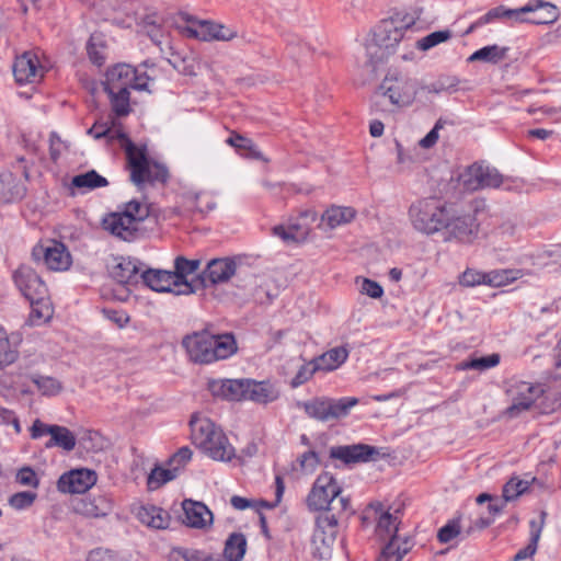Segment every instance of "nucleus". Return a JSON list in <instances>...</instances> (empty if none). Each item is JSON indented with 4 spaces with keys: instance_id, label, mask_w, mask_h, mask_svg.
Wrapping results in <instances>:
<instances>
[{
    "instance_id": "1",
    "label": "nucleus",
    "mask_w": 561,
    "mask_h": 561,
    "mask_svg": "<svg viewBox=\"0 0 561 561\" xmlns=\"http://www.w3.org/2000/svg\"><path fill=\"white\" fill-rule=\"evenodd\" d=\"M421 13L422 9L412 13L399 12L380 21L371 30L364 44V55L357 60L367 79L376 76L379 67L396 53L400 43L409 41V34L413 33Z\"/></svg>"
},
{
    "instance_id": "2",
    "label": "nucleus",
    "mask_w": 561,
    "mask_h": 561,
    "mask_svg": "<svg viewBox=\"0 0 561 561\" xmlns=\"http://www.w3.org/2000/svg\"><path fill=\"white\" fill-rule=\"evenodd\" d=\"M148 76L127 64H118L107 69L103 88L106 92L111 108L117 117L127 116L130 108V89L142 91L147 89Z\"/></svg>"
},
{
    "instance_id": "3",
    "label": "nucleus",
    "mask_w": 561,
    "mask_h": 561,
    "mask_svg": "<svg viewBox=\"0 0 561 561\" xmlns=\"http://www.w3.org/2000/svg\"><path fill=\"white\" fill-rule=\"evenodd\" d=\"M191 362L195 364H210L226 359L237 352V342L232 334L214 335L208 331L187 334L182 340Z\"/></svg>"
},
{
    "instance_id": "4",
    "label": "nucleus",
    "mask_w": 561,
    "mask_h": 561,
    "mask_svg": "<svg viewBox=\"0 0 561 561\" xmlns=\"http://www.w3.org/2000/svg\"><path fill=\"white\" fill-rule=\"evenodd\" d=\"M190 426L193 443L209 458L216 461H230L234 457L233 446L211 420L192 416Z\"/></svg>"
},
{
    "instance_id": "5",
    "label": "nucleus",
    "mask_w": 561,
    "mask_h": 561,
    "mask_svg": "<svg viewBox=\"0 0 561 561\" xmlns=\"http://www.w3.org/2000/svg\"><path fill=\"white\" fill-rule=\"evenodd\" d=\"M306 504L313 512L346 513L351 510L350 499L343 495L340 483L329 472L318 476Z\"/></svg>"
},
{
    "instance_id": "6",
    "label": "nucleus",
    "mask_w": 561,
    "mask_h": 561,
    "mask_svg": "<svg viewBox=\"0 0 561 561\" xmlns=\"http://www.w3.org/2000/svg\"><path fill=\"white\" fill-rule=\"evenodd\" d=\"M449 206L435 198H424L413 203L408 211L412 227L424 234L431 236L440 230L448 220Z\"/></svg>"
},
{
    "instance_id": "7",
    "label": "nucleus",
    "mask_w": 561,
    "mask_h": 561,
    "mask_svg": "<svg viewBox=\"0 0 561 561\" xmlns=\"http://www.w3.org/2000/svg\"><path fill=\"white\" fill-rule=\"evenodd\" d=\"M149 208L138 201H130L123 211L112 213L104 217L103 228L113 236L130 241L138 231L139 225L148 217Z\"/></svg>"
},
{
    "instance_id": "8",
    "label": "nucleus",
    "mask_w": 561,
    "mask_h": 561,
    "mask_svg": "<svg viewBox=\"0 0 561 561\" xmlns=\"http://www.w3.org/2000/svg\"><path fill=\"white\" fill-rule=\"evenodd\" d=\"M419 82L399 72H389L374 93V106L378 99L387 98L397 107L411 105L416 96Z\"/></svg>"
},
{
    "instance_id": "9",
    "label": "nucleus",
    "mask_w": 561,
    "mask_h": 561,
    "mask_svg": "<svg viewBox=\"0 0 561 561\" xmlns=\"http://www.w3.org/2000/svg\"><path fill=\"white\" fill-rule=\"evenodd\" d=\"M126 154L130 170V180L139 188H142L146 183H164L168 180L169 172L167 168L150 161L145 151L133 142H128Z\"/></svg>"
},
{
    "instance_id": "10",
    "label": "nucleus",
    "mask_w": 561,
    "mask_h": 561,
    "mask_svg": "<svg viewBox=\"0 0 561 561\" xmlns=\"http://www.w3.org/2000/svg\"><path fill=\"white\" fill-rule=\"evenodd\" d=\"M358 404V399L344 397L333 399L330 397H316L307 401L297 402V407L319 422H330L348 415L352 408Z\"/></svg>"
},
{
    "instance_id": "11",
    "label": "nucleus",
    "mask_w": 561,
    "mask_h": 561,
    "mask_svg": "<svg viewBox=\"0 0 561 561\" xmlns=\"http://www.w3.org/2000/svg\"><path fill=\"white\" fill-rule=\"evenodd\" d=\"M448 220L444 226L447 240L472 243L479 233V222L473 213H465L449 207Z\"/></svg>"
},
{
    "instance_id": "12",
    "label": "nucleus",
    "mask_w": 561,
    "mask_h": 561,
    "mask_svg": "<svg viewBox=\"0 0 561 561\" xmlns=\"http://www.w3.org/2000/svg\"><path fill=\"white\" fill-rule=\"evenodd\" d=\"M511 404L504 414L507 417H517L523 412L530 409L534 402L543 393V389L539 385H533L526 381H514L506 391Z\"/></svg>"
},
{
    "instance_id": "13",
    "label": "nucleus",
    "mask_w": 561,
    "mask_h": 561,
    "mask_svg": "<svg viewBox=\"0 0 561 561\" xmlns=\"http://www.w3.org/2000/svg\"><path fill=\"white\" fill-rule=\"evenodd\" d=\"M242 261L241 256L210 260L201 276L203 285L207 287L209 285L227 283L241 271Z\"/></svg>"
},
{
    "instance_id": "14",
    "label": "nucleus",
    "mask_w": 561,
    "mask_h": 561,
    "mask_svg": "<svg viewBox=\"0 0 561 561\" xmlns=\"http://www.w3.org/2000/svg\"><path fill=\"white\" fill-rule=\"evenodd\" d=\"M13 76L19 84H35L42 81L45 67L41 64L36 51H24L15 58L12 67Z\"/></svg>"
},
{
    "instance_id": "15",
    "label": "nucleus",
    "mask_w": 561,
    "mask_h": 561,
    "mask_svg": "<svg viewBox=\"0 0 561 561\" xmlns=\"http://www.w3.org/2000/svg\"><path fill=\"white\" fill-rule=\"evenodd\" d=\"M463 186L469 191L485 187H499L504 183L502 174L493 167L474 163L461 176Z\"/></svg>"
},
{
    "instance_id": "16",
    "label": "nucleus",
    "mask_w": 561,
    "mask_h": 561,
    "mask_svg": "<svg viewBox=\"0 0 561 561\" xmlns=\"http://www.w3.org/2000/svg\"><path fill=\"white\" fill-rule=\"evenodd\" d=\"M32 255L36 261L43 260L51 271H66L71 265V256L66 247L57 241L36 245Z\"/></svg>"
},
{
    "instance_id": "17",
    "label": "nucleus",
    "mask_w": 561,
    "mask_h": 561,
    "mask_svg": "<svg viewBox=\"0 0 561 561\" xmlns=\"http://www.w3.org/2000/svg\"><path fill=\"white\" fill-rule=\"evenodd\" d=\"M190 36L201 41H224L229 42L237 37V32L224 24L213 21H196L186 28Z\"/></svg>"
},
{
    "instance_id": "18",
    "label": "nucleus",
    "mask_w": 561,
    "mask_h": 561,
    "mask_svg": "<svg viewBox=\"0 0 561 561\" xmlns=\"http://www.w3.org/2000/svg\"><path fill=\"white\" fill-rule=\"evenodd\" d=\"M14 282L27 300L47 296V287L37 273L28 266H21L14 273Z\"/></svg>"
},
{
    "instance_id": "19",
    "label": "nucleus",
    "mask_w": 561,
    "mask_h": 561,
    "mask_svg": "<svg viewBox=\"0 0 561 561\" xmlns=\"http://www.w3.org/2000/svg\"><path fill=\"white\" fill-rule=\"evenodd\" d=\"M96 482V474L89 469H77L62 474L57 488L62 493H84Z\"/></svg>"
},
{
    "instance_id": "20",
    "label": "nucleus",
    "mask_w": 561,
    "mask_h": 561,
    "mask_svg": "<svg viewBox=\"0 0 561 561\" xmlns=\"http://www.w3.org/2000/svg\"><path fill=\"white\" fill-rule=\"evenodd\" d=\"M182 507L184 511L183 523L186 526L191 528L207 530L213 525V513L203 502L184 500Z\"/></svg>"
},
{
    "instance_id": "21",
    "label": "nucleus",
    "mask_w": 561,
    "mask_h": 561,
    "mask_svg": "<svg viewBox=\"0 0 561 561\" xmlns=\"http://www.w3.org/2000/svg\"><path fill=\"white\" fill-rule=\"evenodd\" d=\"M375 455H378V450L375 447L364 444L334 446L330 448V457L341 460L345 465L365 462L373 459Z\"/></svg>"
},
{
    "instance_id": "22",
    "label": "nucleus",
    "mask_w": 561,
    "mask_h": 561,
    "mask_svg": "<svg viewBox=\"0 0 561 561\" xmlns=\"http://www.w3.org/2000/svg\"><path fill=\"white\" fill-rule=\"evenodd\" d=\"M248 379H220L211 380L208 390L214 397L230 401H241L245 397Z\"/></svg>"
},
{
    "instance_id": "23",
    "label": "nucleus",
    "mask_w": 561,
    "mask_h": 561,
    "mask_svg": "<svg viewBox=\"0 0 561 561\" xmlns=\"http://www.w3.org/2000/svg\"><path fill=\"white\" fill-rule=\"evenodd\" d=\"M201 266L199 260H188L184 256H178L174 260L173 276L176 280L179 291L181 295H191L195 293L193 283L188 279L190 276L194 275Z\"/></svg>"
},
{
    "instance_id": "24",
    "label": "nucleus",
    "mask_w": 561,
    "mask_h": 561,
    "mask_svg": "<svg viewBox=\"0 0 561 561\" xmlns=\"http://www.w3.org/2000/svg\"><path fill=\"white\" fill-rule=\"evenodd\" d=\"M140 277L144 283L154 291L171 293L176 296L181 295L172 271L147 270L141 273Z\"/></svg>"
},
{
    "instance_id": "25",
    "label": "nucleus",
    "mask_w": 561,
    "mask_h": 561,
    "mask_svg": "<svg viewBox=\"0 0 561 561\" xmlns=\"http://www.w3.org/2000/svg\"><path fill=\"white\" fill-rule=\"evenodd\" d=\"M280 396L279 388L268 381H256L248 379L244 400L257 404H268L276 401Z\"/></svg>"
},
{
    "instance_id": "26",
    "label": "nucleus",
    "mask_w": 561,
    "mask_h": 561,
    "mask_svg": "<svg viewBox=\"0 0 561 561\" xmlns=\"http://www.w3.org/2000/svg\"><path fill=\"white\" fill-rule=\"evenodd\" d=\"M357 211L350 206L332 205L321 216L319 228L328 231L351 224Z\"/></svg>"
},
{
    "instance_id": "27",
    "label": "nucleus",
    "mask_w": 561,
    "mask_h": 561,
    "mask_svg": "<svg viewBox=\"0 0 561 561\" xmlns=\"http://www.w3.org/2000/svg\"><path fill=\"white\" fill-rule=\"evenodd\" d=\"M369 510L374 511L377 518L376 531L379 536H389L390 540L393 536H399V510H396L394 514H392L389 511H385L380 502L371 503Z\"/></svg>"
},
{
    "instance_id": "28",
    "label": "nucleus",
    "mask_w": 561,
    "mask_h": 561,
    "mask_svg": "<svg viewBox=\"0 0 561 561\" xmlns=\"http://www.w3.org/2000/svg\"><path fill=\"white\" fill-rule=\"evenodd\" d=\"M108 273L119 284L136 282L139 274L137 261L130 257H115L108 265Z\"/></svg>"
},
{
    "instance_id": "29",
    "label": "nucleus",
    "mask_w": 561,
    "mask_h": 561,
    "mask_svg": "<svg viewBox=\"0 0 561 561\" xmlns=\"http://www.w3.org/2000/svg\"><path fill=\"white\" fill-rule=\"evenodd\" d=\"M136 516L142 525L152 529H165L170 524L169 513L154 505H141Z\"/></svg>"
},
{
    "instance_id": "30",
    "label": "nucleus",
    "mask_w": 561,
    "mask_h": 561,
    "mask_svg": "<svg viewBox=\"0 0 561 561\" xmlns=\"http://www.w3.org/2000/svg\"><path fill=\"white\" fill-rule=\"evenodd\" d=\"M113 510V502L106 495H98L93 497L82 499L78 505L77 511L88 517H104Z\"/></svg>"
},
{
    "instance_id": "31",
    "label": "nucleus",
    "mask_w": 561,
    "mask_h": 561,
    "mask_svg": "<svg viewBox=\"0 0 561 561\" xmlns=\"http://www.w3.org/2000/svg\"><path fill=\"white\" fill-rule=\"evenodd\" d=\"M117 116L110 115L106 119L96 121L91 128L88 129V135L94 137L95 139H100L103 137H110L112 139L117 138L123 140L128 146V142H131L126 135L116 128L117 126Z\"/></svg>"
},
{
    "instance_id": "32",
    "label": "nucleus",
    "mask_w": 561,
    "mask_h": 561,
    "mask_svg": "<svg viewBox=\"0 0 561 561\" xmlns=\"http://www.w3.org/2000/svg\"><path fill=\"white\" fill-rule=\"evenodd\" d=\"M530 485H538L540 489L543 484L536 478L520 479L517 476L512 477L503 486L502 497L504 502H511L523 495Z\"/></svg>"
},
{
    "instance_id": "33",
    "label": "nucleus",
    "mask_w": 561,
    "mask_h": 561,
    "mask_svg": "<svg viewBox=\"0 0 561 561\" xmlns=\"http://www.w3.org/2000/svg\"><path fill=\"white\" fill-rule=\"evenodd\" d=\"M533 9L530 7H522L518 9H506L503 5L496 7L488 11L484 15L479 19V24H488L497 19H506L514 22H525L522 18L525 13H530Z\"/></svg>"
},
{
    "instance_id": "34",
    "label": "nucleus",
    "mask_w": 561,
    "mask_h": 561,
    "mask_svg": "<svg viewBox=\"0 0 561 561\" xmlns=\"http://www.w3.org/2000/svg\"><path fill=\"white\" fill-rule=\"evenodd\" d=\"M411 547V542L408 538L401 539L400 536H393L382 549L377 561H401L410 551Z\"/></svg>"
},
{
    "instance_id": "35",
    "label": "nucleus",
    "mask_w": 561,
    "mask_h": 561,
    "mask_svg": "<svg viewBox=\"0 0 561 561\" xmlns=\"http://www.w3.org/2000/svg\"><path fill=\"white\" fill-rule=\"evenodd\" d=\"M107 185V180L94 170L78 174L71 180V188H77L81 193L105 187Z\"/></svg>"
},
{
    "instance_id": "36",
    "label": "nucleus",
    "mask_w": 561,
    "mask_h": 561,
    "mask_svg": "<svg viewBox=\"0 0 561 561\" xmlns=\"http://www.w3.org/2000/svg\"><path fill=\"white\" fill-rule=\"evenodd\" d=\"M545 517H546V512H541L540 519L538 522L537 520H531L529 523V526H530L529 543L525 548L520 549L515 554L514 561L525 560L527 558L533 557L536 553L537 545H538V541L540 539L541 531H542V528H543V525H545Z\"/></svg>"
},
{
    "instance_id": "37",
    "label": "nucleus",
    "mask_w": 561,
    "mask_h": 561,
    "mask_svg": "<svg viewBox=\"0 0 561 561\" xmlns=\"http://www.w3.org/2000/svg\"><path fill=\"white\" fill-rule=\"evenodd\" d=\"M31 304V313L28 317L30 325H41L53 317V308L47 296L28 300Z\"/></svg>"
},
{
    "instance_id": "38",
    "label": "nucleus",
    "mask_w": 561,
    "mask_h": 561,
    "mask_svg": "<svg viewBox=\"0 0 561 561\" xmlns=\"http://www.w3.org/2000/svg\"><path fill=\"white\" fill-rule=\"evenodd\" d=\"M348 357L347 348L343 346L334 347L316 358L320 370H334L339 368Z\"/></svg>"
},
{
    "instance_id": "39",
    "label": "nucleus",
    "mask_w": 561,
    "mask_h": 561,
    "mask_svg": "<svg viewBox=\"0 0 561 561\" xmlns=\"http://www.w3.org/2000/svg\"><path fill=\"white\" fill-rule=\"evenodd\" d=\"M247 550V539L243 534H231L225 543L224 556L228 561H241Z\"/></svg>"
},
{
    "instance_id": "40",
    "label": "nucleus",
    "mask_w": 561,
    "mask_h": 561,
    "mask_svg": "<svg viewBox=\"0 0 561 561\" xmlns=\"http://www.w3.org/2000/svg\"><path fill=\"white\" fill-rule=\"evenodd\" d=\"M343 513L321 512L314 520L313 535H337L339 518Z\"/></svg>"
},
{
    "instance_id": "41",
    "label": "nucleus",
    "mask_w": 561,
    "mask_h": 561,
    "mask_svg": "<svg viewBox=\"0 0 561 561\" xmlns=\"http://www.w3.org/2000/svg\"><path fill=\"white\" fill-rule=\"evenodd\" d=\"M20 375L27 377L43 396H55L61 390V383L50 376H43L34 373L27 374L23 371H21Z\"/></svg>"
},
{
    "instance_id": "42",
    "label": "nucleus",
    "mask_w": 561,
    "mask_h": 561,
    "mask_svg": "<svg viewBox=\"0 0 561 561\" xmlns=\"http://www.w3.org/2000/svg\"><path fill=\"white\" fill-rule=\"evenodd\" d=\"M526 7H530L533 10L530 12H537L540 11V15L527 20L528 22L536 23V24H549L553 23L558 20L559 16V10L558 8L550 3L545 1H536L535 3H528Z\"/></svg>"
},
{
    "instance_id": "43",
    "label": "nucleus",
    "mask_w": 561,
    "mask_h": 561,
    "mask_svg": "<svg viewBox=\"0 0 561 561\" xmlns=\"http://www.w3.org/2000/svg\"><path fill=\"white\" fill-rule=\"evenodd\" d=\"M508 51L507 47H501L499 45H490L482 47L474 51L469 58V61H484L490 64H497L505 59Z\"/></svg>"
},
{
    "instance_id": "44",
    "label": "nucleus",
    "mask_w": 561,
    "mask_h": 561,
    "mask_svg": "<svg viewBox=\"0 0 561 561\" xmlns=\"http://www.w3.org/2000/svg\"><path fill=\"white\" fill-rule=\"evenodd\" d=\"M273 234L280 238L286 243H296L307 238L308 231L299 224H289L288 226H275Z\"/></svg>"
},
{
    "instance_id": "45",
    "label": "nucleus",
    "mask_w": 561,
    "mask_h": 561,
    "mask_svg": "<svg viewBox=\"0 0 561 561\" xmlns=\"http://www.w3.org/2000/svg\"><path fill=\"white\" fill-rule=\"evenodd\" d=\"M335 540L336 535L332 534L327 536L312 535L311 546L313 556L321 560L330 559L333 553Z\"/></svg>"
},
{
    "instance_id": "46",
    "label": "nucleus",
    "mask_w": 561,
    "mask_h": 561,
    "mask_svg": "<svg viewBox=\"0 0 561 561\" xmlns=\"http://www.w3.org/2000/svg\"><path fill=\"white\" fill-rule=\"evenodd\" d=\"M14 183L13 173L5 171L0 174V184H12ZM25 194V187L20 184H14L7 192H0V204L10 203L13 201L21 199Z\"/></svg>"
},
{
    "instance_id": "47",
    "label": "nucleus",
    "mask_w": 561,
    "mask_h": 561,
    "mask_svg": "<svg viewBox=\"0 0 561 561\" xmlns=\"http://www.w3.org/2000/svg\"><path fill=\"white\" fill-rule=\"evenodd\" d=\"M179 474V467H173L169 469H163L160 467H156L152 469L148 477V486L151 490H156L160 488L162 484L175 479Z\"/></svg>"
},
{
    "instance_id": "48",
    "label": "nucleus",
    "mask_w": 561,
    "mask_h": 561,
    "mask_svg": "<svg viewBox=\"0 0 561 561\" xmlns=\"http://www.w3.org/2000/svg\"><path fill=\"white\" fill-rule=\"evenodd\" d=\"M19 357V352L12 347L7 332L0 327V370L12 365Z\"/></svg>"
},
{
    "instance_id": "49",
    "label": "nucleus",
    "mask_w": 561,
    "mask_h": 561,
    "mask_svg": "<svg viewBox=\"0 0 561 561\" xmlns=\"http://www.w3.org/2000/svg\"><path fill=\"white\" fill-rule=\"evenodd\" d=\"M50 436H54V443L57 444L58 447L70 451L76 447V436L64 426L53 425V430Z\"/></svg>"
},
{
    "instance_id": "50",
    "label": "nucleus",
    "mask_w": 561,
    "mask_h": 561,
    "mask_svg": "<svg viewBox=\"0 0 561 561\" xmlns=\"http://www.w3.org/2000/svg\"><path fill=\"white\" fill-rule=\"evenodd\" d=\"M520 276L519 271L512 270H501V271H492L486 273L485 284L494 287H501L510 284L511 282L517 279Z\"/></svg>"
},
{
    "instance_id": "51",
    "label": "nucleus",
    "mask_w": 561,
    "mask_h": 561,
    "mask_svg": "<svg viewBox=\"0 0 561 561\" xmlns=\"http://www.w3.org/2000/svg\"><path fill=\"white\" fill-rule=\"evenodd\" d=\"M500 363L499 354H491L488 356L471 358L469 360L462 362L460 367L462 369H474L479 371L486 370L489 368L495 367Z\"/></svg>"
},
{
    "instance_id": "52",
    "label": "nucleus",
    "mask_w": 561,
    "mask_h": 561,
    "mask_svg": "<svg viewBox=\"0 0 561 561\" xmlns=\"http://www.w3.org/2000/svg\"><path fill=\"white\" fill-rule=\"evenodd\" d=\"M169 561H213L210 557H204L197 550L173 548L169 553Z\"/></svg>"
},
{
    "instance_id": "53",
    "label": "nucleus",
    "mask_w": 561,
    "mask_h": 561,
    "mask_svg": "<svg viewBox=\"0 0 561 561\" xmlns=\"http://www.w3.org/2000/svg\"><path fill=\"white\" fill-rule=\"evenodd\" d=\"M320 370L319 366L316 363V359L304 363L299 366V369L295 377L290 381V386L293 388H298L299 386L306 383L308 380L312 378L316 371Z\"/></svg>"
},
{
    "instance_id": "54",
    "label": "nucleus",
    "mask_w": 561,
    "mask_h": 561,
    "mask_svg": "<svg viewBox=\"0 0 561 561\" xmlns=\"http://www.w3.org/2000/svg\"><path fill=\"white\" fill-rule=\"evenodd\" d=\"M450 37L451 33L448 30L436 31L416 41L415 46L421 50H428L430 48L448 41Z\"/></svg>"
},
{
    "instance_id": "55",
    "label": "nucleus",
    "mask_w": 561,
    "mask_h": 561,
    "mask_svg": "<svg viewBox=\"0 0 561 561\" xmlns=\"http://www.w3.org/2000/svg\"><path fill=\"white\" fill-rule=\"evenodd\" d=\"M227 144L234 147L238 150H245L249 152V156L260 159L261 152L256 149L252 140L238 135L233 134L231 137L227 139Z\"/></svg>"
},
{
    "instance_id": "56",
    "label": "nucleus",
    "mask_w": 561,
    "mask_h": 561,
    "mask_svg": "<svg viewBox=\"0 0 561 561\" xmlns=\"http://www.w3.org/2000/svg\"><path fill=\"white\" fill-rule=\"evenodd\" d=\"M103 48V39L101 35L93 34L91 35L88 45L87 50L88 55L90 57V60L95 65H102L104 62V55L102 53Z\"/></svg>"
},
{
    "instance_id": "57",
    "label": "nucleus",
    "mask_w": 561,
    "mask_h": 561,
    "mask_svg": "<svg viewBox=\"0 0 561 561\" xmlns=\"http://www.w3.org/2000/svg\"><path fill=\"white\" fill-rule=\"evenodd\" d=\"M461 533L458 520H450L443 526L437 534V538L442 543H448L457 538Z\"/></svg>"
},
{
    "instance_id": "58",
    "label": "nucleus",
    "mask_w": 561,
    "mask_h": 561,
    "mask_svg": "<svg viewBox=\"0 0 561 561\" xmlns=\"http://www.w3.org/2000/svg\"><path fill=\"white\" fill-rule=\"evenodd\" d=\"M36 499V494L30 491H23L13 494L9 499V504L15 510H24L30 507Z\"/></svg>"
},
{
    "instance_id": "59",
    "label": "nucleus",
    "mask_w": 561,
    "mask_h": 561,
    "mask_svg": "<svg viewBox=\"0 0 561 561\" xmlns=\"http://www.w3.org/2000/svg\"><path fill=\"white\" fill-rule=\"evenodd\" d=\"M299 469L305 473H311L318 467L320 460L316 451L309 450L304 453L297 459Z\"/></svg>"
},
{
    "instance_id": "60",
    "label": "nucleus",
    "mask_w": 561,
    "mask_h": 561,
    "mask_svg": "<svg viewBox=\"0 0 561 561\" xmlns=\"http://www.w3.org/2000/svg\"><path fill=\"white\" fill-rule=\"evenodd\" d=\"M161 19L157 16V14L146 15L142 19V26L147 31V34L154 42H159L160 32L159 27L161 25Z\"/></svg>"
},
{
    "instance_id": "61",
    "label": "nucleus",
    "mask_w": 561,
    "mask_h": 561,
    "mask_svg": "<svg viewBox=\"0 0 561 561\" xmlns=\"http://www.w3.org/2000/svg\"><path fill=\"white\" fill-rule=\"evenodd\" d=\"M486 273L474 270H467L460 276V284L466 287H473L480 284H485Z\"/></svg>"
},
{
    "instance_id": "62",
    "label": "nucleus",
    "mask_w": 561,
    "mask_h": 561,
    "mask_svg": "<svg viewBox=\"0 0 561 561\" xmlns=\"http://www.w3.org/2000/svg\"><path fill=\"white\" fill-rule=\"evenodd\" d=\"M360 282L359 291L370 298L377 299L383 295L382 287L375 280L368 278H357V283Z\"/></svg>"
},
{
    "instance_id": "63",
    "label": "nucleus",
    "mask_w": 561,
    "mask_h": 561,
    "mask_svg": "<svg viewBox=\"0 0 561 561\" xmlns=\"http://www.w3.org/2000/svg\"><path fill=\"white\" fill-rule=\"evenodd\" d=\"M103 314L118 328H124L129 322V316L123 310L104 309Z\"/></svg>"
},
{
    "instance_id": "64",
    "label": "nucleus",
    "mask_w": 561,
    "mask_h": 561,
    "mask_svg": "<svg viewBox=\"0 0 561 561\" xmlns=\"http://www.w3.org/2000/svg\"><path fill=\"white\" fill-rule=\"evenodd\" d=\"M192 458V450L188 447H182L170 459V467H179V470L184 467Z\"/></svg>"
}]
</instances>
